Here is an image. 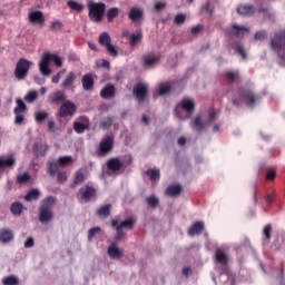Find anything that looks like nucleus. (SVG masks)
<instances>
[{"instance_id":"b1692460","label":"nucleus","mask_w":285,"mask_h":285,"mask_svg":"<svg viewBox=\"0 0 285 285\" xmlns=\"http://www.w3.org/2000/svg\"><path fill=\"white\" fill-rule=\"evenodd\" d=\"M14 239V234H12V230L3 228L0 230V242L2 244H8L9 242H12Z\"/></svg>"},{"instance_id":"69168bd1","label":"nucleus","mask_w":285,"mask_h":285,"mask_svg":"<svg viewBox=\"0 0 285 285\" xmlns=\"http://www.w3.org/2000/svg\"><path fill=\"white\" fill-rule=\"evenodd\" d=\"M16 115V124H18L19 126H21V124H23V119H26V117L23 116V114H21V111L14 112Z\"/></svg>"},{"instance_id":"6ab92c4d","label":"nucleus","mask_w":285,"mask_h":285,"mask_svg":"<svg viewBox=\"0 0 285 285\" xmlns=\"http://www.w3.org/2000/svg\"><path fill=\"white\" fill-rule=\"evenodd\" d=\"M116 95L115 85H107L100 91V97L102 99H114Z\"/></svg>"},{"instance_id":"a18cd8bd","label":"nucleus","mask_w":285,"mask_h":285,"mask_svg":"<svg viewBox=\"0 0 285 285\" xmlns=\"http://www.w3.org/2000/svg\"><path fill=\"white\" fill-rule=\"evenodd\" d=\"M117 17H119V9L117 7H114L107 11L108 21H112L114 19H117Z\"/></svg>"},{"instance_id":"20e7f679","label":"nucleus","mask_w":285,"mask_h":285,"mask_svg":"<svg viewBox=\"0 0 285 285\" xmlns=\"http://www.w3.org/2000/svg\"><path fill=\"white\" fill-rule=\"evenodd\" d=\"M175 112L178 119H190L193 112H195V100L184 98L176 107Z\"/></svg>"},{"instance_id":"c85d7f7f","label":"nucleus","mask_w":285,"mask_h":285,"mask_svg":"<svg viewBox=\"0 0 285 285\" xmlns=\"http://www.w3.org/2000/svg\"><path fill=\"white\" fill-rule=\"evenodd\" d=\"M237 12L244 17H248L250 14H255V7L252 4H243L237 8Z\"/></svg>"},{"instance_id":"bf43d9fd","label":"nucleus","mask_w":285,"mask_h":285,"mask_svg":"<svg viewBox=\"0 0 285 285\" xmlns=\"http://www.w3.org/2000/svg\"><path fill=\"white\" fill-rule=\"evenodd\" d=\"M235 51L237 52V55H239V57H242V59H246V50L244 49V46L237 45L235 47Z\"/></svg>"},{"instance_id":"e433bc0d","label":"nucleus","mask_w":285,"mask_h":285,"mask_svg":"<svg viewBox=\"0 0 285 285\" xmlns=\"http://www.w3.org/2000/svg\"><path fill=\"white\" fill-rule=\"evenodd\" d=\"M67 6L70 8V10H73V12H83V4L75 0L67 1Z\"/></svg>"},{"instance_id":"c9c22d12","label":"nucleus","mask_w":285,"mask_h":285,"mask_svg":"<svg viewBox=\"0 0 285 285\" xmlns=\"http://www.w3.org/2000/svg\"><path fill=\"white\" fill-rule=\"evenodd\" d=\"M146 175L149 177L150 181H159L161 171H159V169H148Z\"/></svg>"},{"instance_id":"39448f33","label":"nucleus","mask_w":285,"mask_h":285,"mask_svg":"<svg viewBox=\"0 0 285 285\" xmlns=\"http://www.w3.org/2000/svg\"><path fill=\"white\" fill-rule=\"evenodd\" d=\"M30 68H32V62L28 59L20 58L16 65L14 77L18 81H23L26 77H28V72H30Z\"/></svg>"},{"instance_id":"4c0bfd02","label":"nucleus","mask_w":285,"mask_h":285,"mask_svg":"<svg viewBox=\"0 0 285 285\" xmlns=\"http://www.w3.org/2000/svg\"><path fill=\"white\" fill-rule=\"evenodd\" d=\"M134 96L138 101H144V83L140 82L134 88Z\"/></svg>"},{"instance_id":"f3484780","label":"nucleus","mask_w":285,"mask_h":285,"mask_svg":"<svg viewBox=\"0 0 285 285\" xmlns=\"http://www.w3.org/2000/svg\"><path fill=\"white\" fill-rule=\"evenodd\" d=\"M116 219H118L117 227L121 230H132V228H135V224H137V220L132 217H129L120 223L119 217H117Z\"/></svg>"},{"instance_id":"7c9ffc66","label":"nucleus","mask_w":285,"mask_h":285,"mask_svg":"<svg viewBox=\"0 0 285 285\" xmlns=\"http://www.w3.org/2000/svg\"><path fill=\"white\" fill-rule=\"evenodd\" d=\"M128 17L131 21H139V19H141V17H144V11L139 8L132 7L129 10Z\"/></svg>"},{"instance_id":"79ce46f5","label":"nucleus","mask_w":285,"mask_h":285,"mask_svg":"<svg viewBox=\"0 0 285 285\" xmlns=\"http://www.w3.org/2000/svg\"><path fill=\"white\" fill-rule=\"evenodd\" d=\"M2 284L3 285H19V278H17V276H14V275L6 276L2 279Z\"/></svg>"},{"instance_id":"f704fd0d","label":"nucleus","mask_w":285,"mask_h":285,"mask_svg":"<svg viewBox=\"0 0 285 285\" xmlns=\"http://www.w3.org/2000/svg\"><path fill=\"white\" fill-rule=\"evenodd\" d=\"M39 197H41V193L39 191V189H31L26 194L24 199L27 202H37Z\"/></svg>"},{"instance_id":"f257e3e1","label":"nucleus","mask_w":285,"mask_h":285,"mask_svg":"<svg viewBox=\"0 0 285 285\" xmlns=\"http://www.w3.org/2000/svg\"><path fill=\"white\" fill-rule=\"evenodd\" d=\"M232 101L235 106H240L244 101L248 108H255L262 101V97L250 89H239V98L234 97Z\"/></svg>"},{"instance_id":"4be33fe9","label":"nucleus","mask_w":285,"mask_h":285,"mask_svg":"<svg viewBox=\"0 0 285 285\" xmlns=\"http://www.w3.org/2000/svg\"><path fill=\"white\" fill-rule=\"evenodd\" d=\"M56 202L57 198L52 196L45 198L40 204V210H52V208H55Z\"/></svg>"},{"instance_id":"f03ea898","label":"nucleus","mask_w":285,"mask_h":285,"mask_svg":"<svg viewBox=\"0 0 285 285\" xmlns=\"http://www.w3.org/2000/svg\"><path fill=\"white\" fill-rule=\"evenodd\" d=\"M50 61H53L57 68H61V66H63V60L58 55L50 52L43 53L39 62V70L43 77H50L52 72V70H50Z\"/></svg>"},{"instance_id":"49530a36","label":"nucleus","mask_w":285,"mask_h":285,"mask_svg":"<svg viewBox=\"0 0 285 285\" xmlns=\"http://www.w3.org/2000/svg\"><path fill=\"white\" fill-rule=\"evenodd\" d=\"M263 235L267 242H271V237H273V225L268 224L264 227Z\"/></svg>"},{"instance_id":"ddd939ff","label":"nucleus","mask_w":285,"mask_h":285,"mask_svg":"<svg viewBox=\"0 0 285 285\" xmlns=\"http://www.w3.org/2000/svg\"><path fill=\"white\" fill-rule=\"evenodd\" d=\"M119 223L118 218H115L111 220V227L115 228L116 230V235L114 238L112 244H119V242H125L126 240V233L124 232V229H120V227H117V224Z\"/></svg>"},{"instance_id":"4d7b16f0","label":"nucleus","mask_w":285,"mask_h":285,"mask_svg":"<svg viewBox=\"0 0 285 285\" xmlns=\"http://www.w3.org/2000/svg\"><path fill=\"white\" fill-rule=\"evenodd\" d=\"M59 173V165H57V163H51L49 165V175H51V177H55V175H57Z\"/></svg>"},{"instance_id":"8fccbe9b","label":"nucleus","mask_w":285,"mask_h":285,"mask_svg":"<svg viewBox=\"0 0 285 285\" xmlns=\"http://www.w3.org/2000/svg\"><path fill=\"white\" fill-rule=\"evenodd\" d=\"M63 28V22L61 20H53L50 24V30L52 32H57V30H61Z\"/></svg>"},{"instance_id":"e2e57ef3","label":"nucleus","mask_w":285,"mask_h":285,"mask_svg":"<svg viewBox=\"0 0 285 285\" xmlns=\"http://www.w3.org/2000/svg\"><path fill=\"white\" fill-rule=\"evenodd\" d=\"M100 230H101V227H94V228L89 229V232H88V240L92 242V237H95V235L97 233H99Z\"/></svg>"},{"instance_id":"a878e982","label":"nucleus","mask_w":285,"mask_h":285,"mask_svg":"<svg viewBox=\"0 0 285 285\" xmlns=\"http://www.w3.org/2000/svg\"><path fill=\"white\" fill-rule=\"evenodd\" d=\"M202 233H204L203 222H196L188 230V235H190V237H195V235H202Z\"/></svg>"},{"instance_id":"680f3d73","label":"nucleus","mask_w":285,"mask_h":285,"mask_svg":"<svg viewBox=\"0 0 285 285\" xmlns=\"http://www.w3.org/2000/svg\"><path fill=\"white\" fill-rule=\"evenodd\" d=\"M48 130L49 132H56L57 130V124L53 118H48Z\"/></svg>"},{"instance_id":"5701e85b","label":"nucleus","mask_w":285,"mask_h":285,"mask_svg":"<svg viewBox=\"0 0 285 285\" xmlns=\"http://www.w3.org/2000/svg\"><path fill=\"white\" fill-rule=\"evenodd\" d=\"M75 81H77V75L75 71H70L61 82V87L68 90L75 83Z\"/></svg>"},{"instance_id":"72a5a7b5","label":"nucleus","mask_w":285,"mask_h":285,"mask_svg":"<svg viewBox=\"0 0 285 285\" xmlns=\"http://www.w3.org/2000/svg\"><path fill=\"white\" fill-rule=\"evenodd\" d=\"M98 43L102 46V48H106L112 43V39L110 38V35L108 32H102L99 36Z\"/></svg>"},{"instance_id":"6e6552de","label":"nucleus","mask_w":285,"mask_h":285,"mask_svg":"<svg viewBox=\"0 0 285 285\" xmlns=\"http://www.w3.org/2000/svg\"><path fill=\"white\" fill-rule=\"evenodd\" d=\"M77 197L80 202L88 204V202L97 197V189L94 186L86 185L78 190Z\"/></svg>"},{"instance_id":"3c124183","label":"nucleus","mask_w":285,"mask_h":285,"mask_svg":"<svg viewBox=\"0 0 285 285\" xmlns=\"http://www.w3.org/2000/svg\"><path fill=\"white\" fill-rule=\"evenodd\" d=\"M26 102L23 100H17V107L13 109V112H26Z\"/></svg>"},{"instance_id":"5fc2aeb1","label":"nucleus","mask_w":285,"mask_h":285,"mask_svg":"<svg viewBox=\"0 0 285 285\" xmlns=\"http://www.w3.org/2000/svg\"><path fill=\"white\" fill-rule=\"evenodd\" d=\"M112 122H114L112 118L108 117L100 121V126L101 128H104V130H108V128L112 126Z\"/></svg>"},{"instance_id":"2eb2a0df","label":"nucleus","mask_w":285,"mask_h":285,"mask_svg":"<svg viewBox=\"0 0 285 285\" xmlns=\"http://www.w3.org/2000/svg\"><path fill=\"white\" fill-rule=\"evenodd\" d=\"M49 102L59 105L66 102V92L58 90L56 92H52L48 97Z\"/></svg>"},{"instance_id":"37998d69","label":"nucleus","mask_w":285,"mask_h":285,"mask_svg":"<svg viewBox=\"0 0 285 285\" xmlns=\"http://www.w3.org/2000/svg\"><path fill=\"white\" fill-rule=\"evenodd\" d=\"M146 202H147L149 208H157V206H159V198H157V196H155V195L147 197Z\"/></svg>"},{"instance_id":"ea45409f","label":"nucleus","mask_w":285,"mask_h":285,"mask_svg":"<svg viewBox=\"0 0 285 285\" xmlns=\"http://www.w3.org/2000/svg\"><path fill=\"white\" fill-rule=\"evenodd\" d=\"M170 92H173V88L170 87V83L166 82L159 86L158 95H160V97L170 95Z\"/></svg>"},{"instance_id":"473e14b6","label":"nucleus","mask_w":285,"mask_h":285,"mask_svg":"<svg viewBox=\"0 0 285 285\" xmlns=\"http://www.w3.org/2000/svg\"><path fill=\"white\" fill-rule=\"evenodd\" d=\"M83 181H86V176L83 175V171H76L73 183L71 184V188H77V186H81Z\"/></svg>"},{"instance_id":"13d9d810","label":"nucleus","mask_w":285,"mask_h":285,"mask_svg":"<svg viewBox=\"0 0 285 285\" xmlns=\"http://www.w3.org/2000/svg\"><path fill=\"white\" fill-rule=\"evenodd\" d=\"M71 161H72V157H70V156L60 157L58 159V164L60 166H68V164H70Z\"/></svg>"},{"instance_id":"2f4dec72","label":"nucleus","mask_w":285,"mask_h":285,"mask_svg":"<svg viewBox=\"0 0 285 285\" xmlns=\"http://www.w3.org/2000/svg\"><path fill=\"white\" fill-rule=\"evenodd\" d=\"M111 210H112V205L107 204V205L100 206L97 209L96 215H98V217H110Z\"/></svg>"},{"instance_id":"412c9836","label":"nucleus","mask_w":285,"mask_h":285,"mask_svg":"<svg viewBox=\"0 0 285 285\" xmlns=\"http://www.w3.org/2000/svg\"><path fill=\"white\" fill-rule=\"evenodd\" d=\"M81 83L83 90L90 91L92 88H95V78H92V75L87 73L82 77Z\"/></svg>"},{"instance_id":"c756f323","label":"nucleus","mask_w":285,"mask_h":285,"mask_svg":"<svg viewBox=\"0 0 285 285\" xmlns=\"http://www.w3.org/2000/svg\"><path fill=\"white\" fill-rule=\"evenodd\" d=\"M168 197H179L181 195V185H170L166 189Z\"/></svg>"},{"instance_id":"aec40b11","label":"nucleus","mask_w":285,"mask_h":285,"mask_svg":"<svg viewBox=\"0 0 285 285\" xmlns=\"http://www.w3.org/2000/svg\"><path fill=\"white\" fill-rule=\"evenodd\" d=\"M17 160L13 157H0V170H6V168H14Z\"/></svg>"},{"instance_id":"4468645a","label":"nucleus","mask_w":285,"mask_h":285,"mask_svg":"<svg viewBox=\"0 0 285 285\" xmlns=\"http://www.w3.org/2000/svg\"><path fill=\"white\" fill-rule=\"evenodd\" d=\"M228 254L222 248H217L215 252V263L220 266H228Z\"/></svg>"},{"instance_id":"a211bd4d","label":"nucleus","mask_w":285,"mask_h":285,"mask_svg":"<svg viewBox=\"0 0 285 285\" xmlns=\"http://www.w3.org/2000/svg\"><path fill=\"white\" fill-rule=\"evenodd\" d=\"M157 63H159V56L151 53V55H147L144 58V68L145 70L147 68H155V66H157Z\"/></svg>"},{"instance_id":"7ed1b4c3","label":"nucleus","mask_w":285,"mask_h":285,"mask_svg":"<svg viewBox=\"0 0 285 285\" xmlns=\"http://www.w3.org/2000/svg\"><path fill=\"white\" fill-rule=\"evenodd\" d=\"M87 8L89 10L88 17L90 21H94V23H101L104 16L106 14V3L91 0L87 3Z\"/></svg>"},{"instance_id":"bb28decb","label":"nucleus","mask_w":285,"mask_h":285,"mask_svg":"<svg viewBox=\"0 0 285 285\" xmlns=\"http://www.w3.org/2000/svg\"><path fill=\"white\" fill-rule=\"evenodd\" d=\"M23 210H26V207H23V204H21L20 202H14L10 206V212L16 217H21V215L23 214Z\"/></svg>"},{"instance_id":"6e6d98bb","label":"nucleus","mask_w":285,"mask_h":285,"mask_svg":"<svg viewBox=\"0 0 285 285\" xmlns=\"http://www.w3.org/2000/svg\"><path fill=\"white\" fill-rule=\"evenodd\" d=\"M45 119H48V112L40 111L36 114V121L37 124H42Z\"/></svg>"},{"instance_id":"603ef678","label":"nucleus","mask_w":285,"mask_h":285,"mask_svg":"<svg viewBox=\"0 0 285 285\" xmlns=\"http://www.w3.org/2000/svg\"><path fill=\"white\" fill-rule=\"evenodd\" d=\"M174 23H176V26H184V23H186V14L178 13L174 19Z\"/></svg>"},{"instance_id":"dca6fc26","label":"nucleus","mask_w":285,"mask_h":285,"mask_svg":"<svg viewBox=\"0 0 285 285\" xmlns=\"http://www.w3.org/2000/svg\"><path fill=\"white\" fill-rule=\"evenodd\" d=\"M29 21L31 23H38L39 26H43L46 23V17L42 11H31L29 13Z\"/></svg>"},{"instance_id":"774afa93","label":"nucleus","mask_w":285,"mask_h":285,"mask_svg":"<svg viewBox=\"0 0 285 285\" xmlns=\"http://www.w3.org/2000/svg\"><path fill=\"white\" fill-rule=\"evenodd\" d=\"M204 30V26L197 24L196 27L191 28V35H199Z\"/></svg>"},{"instance_id":"0e129e2a","label":"nucleus","mask_w":285,"mask_h":285,"mask_svg":"<svg viewBox=\"0 0 285 285\" xmlns=\"http://www.w3.org/2000/svg\"><path fill=\"white\" fill-rule=\"evenodd\" d=\"M275 177H277V173L274 169H269L266 174L267 181H275Z\"/></svg>"},{"instance_id":"a19ab883","label":"nucleus","mask_w":285,"mask_h":285,"mask_svg":"<svg viewBox=\"0 0 285 285\" xmlns=\"http://www.w3.org/2000/svg\"><path fill=\"white\" fill-rule=\"evenodd\" d=\"M35 151L37 157H43L46 156V153H48V145H36L35 146Z\"/></svg>"},{"instance_id":"052dcab7","label":"nucleus","mask_w":285,"mask_h":285,"mask_svg":"<svg viewBox=\"0 0 285 285\" xmlns=\"http://www.w3.org/2000/svg\"><path fill=\"white\" fill-rule=\"evenodd\" d=\"M139 41H141V33L130 36V46H137Z\"/></svg>"},{"instance_id":"09e8293b","label":"nucleus","mask_w":285,"mask_h":285,"mask_svg":"<svg viewBox=\"0 0 285 285\" xmlns=\"http://www.w3.org/2000/svg\"><path fill=\"white\" fill-rule=\"evenodd\" d=\"M105 50H107V53L110 55V57H119V51L112 43L107 45V47H105Z\"/></svg>"},{"instance_id":"864d4df0","label":"nucleus","mask_w":285,"mask_h":285,"mask_svg":"<svg viewBox=\"0 0 285 285\" xmlns=\"http://www.w3.org/2000/svg\"><path fill=\"white\" fill-rule=\"evenodd\" d=\"M37 97V91H29L24 97V100L27 101V104H32L36 101Z\"/></svg>"},{"instance_id":"c03bdc74","label":"nucleus","mask_w":285,"mask_h":285,"mask_svg":"<svg viewBox=\"0 0 285 285\" xmlns=\"http://www.w3.org/2000/svg\"><path fill=\"white\" fill-rule=\"evenodd\" d=\"M32 177L28 173H23L17 176V184H28Z\"/></svg>"},{"instance_id":"393cba45","label":"nucleus","mask_w":285,"mask_h":285,"mask_svg":"<svg viewBox=\"0 0 285 285\" xmlns=\"http://www.w3.org/2000/svg\"><path fill=\"white\" fill-rule=\"evenodd\" d=\"M206 126L208 125L202 122V116H196V118L191 122V128L193 130H196V132H204V130H206Z\"/></svg>"},{"instance_id":"9b49d317","label":"nucleus","mask_w":285,"mask_h":285,"mask_svg":"<svg viewBox=\"0 0 285 285\" xmlns=\"http://www.w3.org/2000/svg\"><path fill=\"white\" fill-rule=\"evenodd\" d=\"M73 130L77 135H83L86 130H90V120L88 118H80L73 122Z\"/></svg>"},{"instance_id":"423d86ee","label":"nucleus","mask_w":285,"mask_h":285,"mask_svg":"<svg viewBox=\"0 0 285 285\" xmlns=\"http://www.w3.org/2000/svg\"><path fill=\"white\" fill-rule=\"evenodd\" d=\"M112 148H115V138L112 136H106L100 140L96 155L97 157H106V155L112 153Z\"/></svg>"},{"instance_id":"de8ad7c7","label":"nucleus","mask_w":285,"mask_h":285,"mask_svg":"<svg viewBox=\"0 0 285 285\" xmlns=\"http://www.w3.org/2000/svg\"><path fill=\"white\" fill-rule=\"evenodd\" d=\"M265 39H268V32H266L265 30L257 31L254 35L255 41H265Z\"/></svg>"},{"instance_id":"0eeeda50","label":"nucleus","mask_w":285,"mask_h":285,"mask_svg":"<svg viewBox=\"0 0 285 285\" xmlns=\"http://www.w3.org/2000/svg\"><path fill=\"white\" fill-rule=\"evenodd\" d=\"M130 164H132V158L130 157L127 160L126 165L124 164V161L119 159V157H115L107 160L106 166H107V169L110 170V173H119V170L124 173L126 168L130 166Z\"/></svg>"},{"instance_id":"58836bf2","label":"nucleus","mask_w":285,"mask_h":285,"mask_svg":"<svg viewBox=\"0 0 285 285\" xmlns=\"http://www.w3.org/2000/svg\"><path fill=\"white\" fill-rule=\"evenodd\" d=\"M225 77L228 83H235V81H239V71H226Z\"/></svg>"},{"instance_id":"1a4fd4ad","label":"nucleus","mask_w":285,"mask_h":285,"mask_svg":"<svg viewBox=\"0 0 285 285\" xmlns=\"http://www.w3.org/2000/svg\"><path fill=\"white\" fill-rule=\"evenodd\" d=\"M250 28L233 23L229 29H227V35L229 37H236L237 39H243L244 35H248Z\"/></svg>"},{"instance_id":"cd10ccee","label":"nucleus","mask_w":285,"mask_h":285,"mask_svg":"<svg viewBox=\"0 0 285 285\" xmlns=\"http://www.w3.org/2000/svg\"><path fill=\"white\" fill-rule=\"evenodd\" d=\"M52 210L39 209V220L41 224H48V222H52Z\"/></svg>"},{"instance_id":"f8f14e48","label":"nucleus","mask_w":285,"mask_h":285,"mask_svg":"<svg viewBox=\"0 0 285 285\" xmlns=\"http://www.w3.org/2000/svg\"><path fill=\"white\" fill-rule=\"evenodd\" d=\"M107 255L110 259H121L124 257V249L119 248V244L111 243L107 248Z\"/></svg>"},{"instance_id":"9d476101","label":"nucleus","mask_w":285,"mask_h":285,"mask_svg":"<svg viewBox=\"0 0 285 285\" xmlns=\"http://www.w3.org/2000/svg\"><path fill=\"white\" fill-rule=\"evenodd\" d=\"M77 112V105L70 100H66L59 109V117H72Z\"/></svg>"},{"instance_id":"338daca9","label":"nucleus","mask_w":285,"mask_h":285,"mask_svg":"<svg viewBox=\"0 0 285 285\" xmlns=\"http://www.w3.org/2000/svg\"><path fill=\"white\" fill-rule=\"evenodd\" d=\"M58 181L63 184V181H68V174L66 171H58Z\"/></svg>"}]
</instances>
